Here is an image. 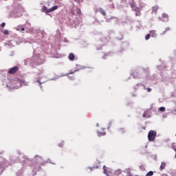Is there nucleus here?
I'll use <instances>...</instances> for the list:
<instances>
[{"label":"nucleus","mask_w":176,"mask_h":176,"mask_svg":"<svg viewBox=\"0 0 176 176\" xmlns=\"http://www.w3.org/2000/svg\"><path fill=\"white\" fill-rule=\"evenodd\" d=\"M68 58L70 61H74V60H75V55L74 53H70L68 56Z\"/></svg>","instance_id":"nucleus-7"},{"label":"nucleus","mask_w":176,"mask_h":176,"mask_svg":"<svg viewBox=\"0 0 176 176\" xmlns=\"http://www.w3.org/2000/svg\"><path fill=\"white\" fill-rule=\"evenodd\" d=\"M150 38H151V34H147V35H146V36H145L146 41H148V39H149Z\"/></svg>","instance_id":"nucleus-21"},{"label":"nucleus","mask_w":176,"mask_h":176,"mask_svg":"<svg viewBox=\"0 0 176 176\" xmlns=\"http://www.w3.org/2000/svg\"><path fill=\"white\" fill-rule=\"evenodd\" d=\"M35 157H36V159H41V157H39L38 155H36Z\"/></svg>","instance_id":"nucleus-27"},{"label":"nucleus","mask_w":176,"mask_h":176,"mask_svg":"<svg viewBox=\"0 0 176 176\" xmlns=\"http://www.w3.org/2000/svg\"><path fill=\"white\" fill-rule=\"evenodd\" d=\"M16 31H25V28L23 25H18L16 28Z\"/></svg>","instance_id":"nucleus-9"},{"label":"nucleus","mask_w":176,"mask_h":176,"mask_svg":"<svg viewBox=\"0 0 176 176\" xmlns=\"http://www.w3.org/2000/svg\"><path fill=\"white\" fill-rule=\"evenodd\" d=\"M151 89H147L148 93L151 92Z\"/></svg>","instance_id":"nucleus-28"},{"label":"nucleus","mask_w":176,"mask_h":176,"mask_svg":"<svg viewBox=\"0 0 176 176\" xmlns=\"http://www.w3.org/2000/svg\"><path fill=\"white\" fill-rule=\"evenodd\" d=\"M76 14H78L79 16H80V14H82V11L80 10V8L76 9Z\"/></svg>","instance_id":"nucleus-17"},{"label":"nucleus","mask_w":176,"mask_h":176,"mask_svg":"<svg viewBox=\"0 0 176 176\" xmlns=\"http://www.w3.org/2000/svg\"><path fill=\"white\" fill-rule=\"evenodd\" d=\"M111 20H113L115 23H118V19L116 16H111L110 18H108L106 19L107 23H111Z\"/></svg>","instance_id":"nucleus-5"},{"label":"nucleus","mask_w":176,"mask_h":176,"mask_svg":"<svg viewBox=\"0 0 176 176\" xmlns=\"http://www.w3.org/2000/svg\"><path fill=\"white\" fill-rule=\"evenodd\" d=\"M138 87H145L144 85H142V84H138Z\"/></svg>","instance_id":"nucleus-24"},{"label":"nucleus","mask_w":176,"mask_h":176,"mask_svg":"<svg viewBox=\"0 0 176 176\" xmlns=\"http://www.w3.org/2000/svg\"><path fill=\"white\" fill-rule=\"evenodd\" d=\"M74 2H79V0H74Z\"/></svg>","instance_id":"nucleus-30"},{"label":"nucleus","mask_w":176,"mask_h":176,"mask_svg":"<svg viewBox=\"0 0 176 176\" xmlns=\"http://www.w3.org/2000/svg\"><path fill=\"white\" fill-rule=\"evenodd\" d=\"M150 34L151 36H153V38H156V36H157V34H156V31L155 30L150 31Z\"/></svg>","instance_id":"nucleus-11"},{"label":"nucleus","mask_w":176,"mask_h":176,"mask_svg":"<svg viewBox=\"0 0 176 176\" xmlns=\"http://www.w3.org/2000/svg\"><path fill=\"white\" fill-rule=\"evenodd\" d=\"M143 118H145V114H143Z\"/></svg>","instance_id":"nucleus-32"},{"label":"nucleus","mask_w":176,"mask_h":176,"mask_svg":"<svg viewBox=\"0 0 176 176\" xmlns=\"http://www.w3.org/2000/svg\"><path fill=\"white\" fill-rule=\"evenodd\" d=\"M75 74V72H72L68 73V74H67V76H68L69 75H71V74Z\"/></svg>","instance_id":"nucleus-25"},{"label":"nucleus","mask_w":176,"mask_h":176,"mask_svg":"<svg viewBox=\"0 0 176 176\" xmlns=\"http://www.w3.org/2000/svg\"><path fill=\"white\" fill-rule=\"evenodd\" d=\"M96 168H98V166H96Z\"/></svg>","instance_id":"nucleus-33"},{"label":"nucleus","mask_w":176,"mask_h":176,"mask_svg":"<svg viewBox=\"0 0 176 176\" xmlns=\"http://www.w3.org/2000/svg\"><path fill=\"white\" fill-rule=\"evenodd\" d=\"M5 25H6V23L5 22H3L1 25V27H2V28H3L5 27Z\"/></svg>","instance_id":"nucleus-23"},{"label":"nucleus","mask_w":176,"mask_h":176,"mask_svg":"<svg viewBox=\"0 0 176 176\" xmlns=\"http://www.w3.org/2000/svg\"><path fill=\"white\" fill-rule=\"evenodd\" d=\"M3 32V34H5L6 35H8V34H9V30H4Z\"/></svg>","instance_id":"nucleus-22"},{"label":"nucleus","mask_w":176,"mask_h":176,"mask_svg":"<svg viewBox=\"0 0 176 176\" xmlns=\"http://www.w3.org/2000/svg\"><path fill=\"white\" fill-rule=\"evenodd\" d=\"M118 133H120V134L124 133V128H120L118 129Z\"/></svg>","instance_id":"nucleus-16"},{"label":"nucleus","mask_w":176,"mask_h":176,"mask_svg":"<svg viewBox=\"0 0 176 176\" xmlns=\"http://www.w3.org/2000/svg\"><path fill=\"white\" fill-rule=\"evenodd\" d=\"M164 168H166V162H162L160 170H164Z\"/></svg>","instance_id":"nucleus-13"},{"label":"nucleus","mask_w":176,"mask_h":176,"mask_svg":"<svg viewBox=\"0 0 176 176\" xmlns=\"http://www.w3.org/2000/svg\"><path fill=\"white\" fill-rule=\"evenodd\" d=\"M58 9V6H54L50 9H47V7L43 6V11L46 12V13H52V12H54V10H57Z\"/></svg>","instance_id":"nucleus-2"},{"label":"nucleus","mask_w":176,"mask_h":176,"mask_svg":"<svg viewBox=\"0 0 176 176\" xmlns=\"http://www.w3.org/2000/svg\"><path fill=\"white\" fill-rule=\"evenodd\" d=\"M19 66H14L8 69V74H9L10 75H14V74H17V72H19Z\"/></svg>","instance_id":"nucleus-3"},{"label":"nucleus","mask_w":176,"mask_h":176,"mask_svg":"<svg viewBox=\"0 0 176 176\" xmlns=\"http://www.w3.org/2000/svg\"><path fill=\"white\" fill-rule=\"evenodd\" d=\"M175 157H176V155H175Z\"/></svg>","instance_id":"nucleus-34"},{"label":"nucleus","mask_w":176,"mask_h":176,"mask_svg":"<svg viewBox=\"0 0 176 176\" xmlns=\"http://www.w3.org/2000/svg\"><path fill=\"white\" fill-rule=\"evenodd\" d=\"M69 78H71V79H72V80L74 79V78H71V76H69Z\"/></svg>","instance_id":"nucleus-31"},{"label":"nucleus","mask_w":176,"mask_h":176,"mask_svg":"<svg viewBox=\"0 0 176 176\" xmlns=\"http://www.w3.org/2000/svg\"><path fill=\"white\" fill-rule=\"evenodd\" d=\"M21 85H24V81H21Z\"/></svg>","instance_id":"nucleus-29"},{"label":"nucleus","mask_w":176,"mask_h":176,"mask_svg":"<svg viewBox=\"0 0 176 176\" xmlns=\"http://www.w3.org/2000/svg\"><path fill=\"white\" fill-rule=\"evenodd\" d=\"M153 175V171H149L146 176H152Z\"/></svg>","instance_id":"nucleus-19"},{"label":"nucleus","mask_w":176,"mask_h":176,"mask_svg":"<svg viewBox=\"0 0 176 176\" xmlns=\"http://www.w3.org/2000/svg\"><path fill=\"white\" fill-rule=\"evenodd\" d=\"M158 10H159V6H155L152 7V13L156 14Z\"/></svg>","instance_id":"nucleus-8"},{"label":"nucleus","mask_w":176,"mask_h":176,"mask_svg":"<svg viewBox=\"0 0 176 176\" xmlns=\"http://www.w3.org/2000/svg\"><path fill=\"white\" fill-rule=\"evenodd\" d=\"M159 111H160L161 112H164V111H166V107H162L160 108Z\"/></svg>","instance_id":"nucleus-18"},{"label":"nucleus","mask_w":176,"mask_h":176,"mask_svg":"<svg viewBox=\"0 0 176 176\" xmlns=\"http://www.w3.org/2000/svg\"><path fill=\"white\" fill-rule=\"evenodd\" d=\"M162 21H168V15L167 14H162Z\"/></svg>","instance_id":"nucleus-6"},{"label":"nucleus","mask_w":176,"mask_h":176,"mask_svg":"<svg viewBox=\"0 0 176 176\" xmlns=\"http://www.w3.org/2000/svg\"><path fill=\"white\" fill-rule=\"evenodd\" d=\"M103 173L105 174L107 176H109V174L111 173V169L109 168H107L106 166H103Z\"/></svg>","instance_id":"nucleus-4"},{"label":"nucleus","mask_w":176,"mask_h":176,"mask_svg":"<svg viewBox=\"0 0 176 176\" xmlns=\"http://www.w3.org/2000/svg\"><path fill=\"white\" fill-rule=\"evenodd\" d=\"M168 31H170V28H166L165 29V31H164V32L161 34V35H165V34H166V32H168Z\"/></svg>","instance_id":"nucleus-15"},{"label":"nucleus","mask_w":176,"mask_h":176,"mask_svg":"<svg viewBox=\"0 0 176 176\" xmlns=\"http://www.w3.org/2000/svg\"><path fill=\"white\" fill-rule=\"evenodd\" d=\"M98 12H100V13H101V14H102V16H107V12H105V10H104V9L99 8Z\"/></svg>","instance_id":"nucleus-12"},{"label":"nucleus","mask_w":176,"mask_h":176,"mask_svg":"<svg viewBox=\"0 0 176 176\" xmlns=\"http://www.w3.org/2000/svg\"><path fill=\"white\" fill-rule=\"evenodd\" d=\"M135 12H136L135 13V16H141V11L140 10V8H135Z\"/></svg>","instance_id":"nucleus-10"},{"label":"nucleus","mask_w":176,"mask_h":176,"mask_svg":"<svg viewBox=\"0 0 176 176\" xmlns=\"http://www.w3.org/2000/svg\"><path fill=\"white\" fill-rule=\"evenodd\" d=\"M58 146L60 148H63L64 146V142H61L60 143L58 144Z\"/></svg>","instance_id":"nucleus-20"},{"label":"nucleus","mask_w":176,"mask_h":176,"mask_svg":"<svg viewBox=\"0 0 176 176\" xmlns=\"http://www.w3.org/2000/svg\"><path fill=\"white\" fill-rule=\"evenodd\" d=\"M71 13H72V16H75V12L74 11H71Z\"/></svg>","instance_id":"nucleus-26"},{"label":"nucleus","mask_w":176,"mask_h":176,"mask_svg":"<svg viewBox=\"0 0 176 176\" xmlns=\"http://www.w3.org/2000/svg\"><path fill=\"white\" fill-rule=\"evenodd\" d=\"M130 6L132 9H134V8H135V5L134 4V1L131 0Z\"/></svg>","instance_id":"nucleus-14"},{"label":"nucleus","mask_w":176,"mask_h":176,"mask_svg":"<svg viewBox=\"0 0 176 176\" xmlns=\"http://www.w3.org/2000/svg\"><path fill=\"white\" fill-rule=\"evenodd\" d=\"M156 131L151 130L148 134V141H155V139L156 138Z\"/></svg>","instance_id":"nucleus-1"}]
</instances>
